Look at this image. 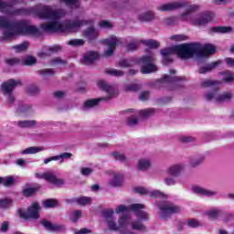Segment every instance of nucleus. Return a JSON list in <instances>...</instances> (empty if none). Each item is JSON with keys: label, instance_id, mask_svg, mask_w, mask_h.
<instances>
[{"label": "nucleus", "instance_id": "3c124183", "mask_svg": "<svg viewBox=\"0 0 234 234\" xmlns=\"http://www.w3.org/2000/svg\"><path fill=\"white\" fill-rule=\"evenodd\" d=\"M5 62L7 63V65H10V67H14L15 65H19L20 63L19 59L16 58H7Z\"/></svg>", "mask_w": 234, "mask_h": 234}, {"label": "nucleus", "instance_id": "0e129e2a", "mask_svg": "<svg viewBox=\"0 0 234 234\" xmlns=\"http://www.w3.org/2000/svg\"><path fill=\"white\" fill-rule=\"evenodd\" d=\"M165 184L166 186H175V184H176V181L173 177H167L165 179Z\"/></svg>", "mask_w": 234, "mask_h": 234}, {"label": "nucleus", "instance_id": "bf43d9fd", "mask_svg": "<svg viewBox=\"0 0 234 234\" xmlns=\"http://www.w3.org/2000/svg\"><path fill=\"white\" fill-rule=\"evenodd\" d=\"M127 123L128 125H130L131 127L136 125L138 123V119L134 116H132L130 118H128L127 120Z\"/></svg>", "mask_w": 234, "mask_h": 234}, {"label": "nucleus", "instance_id": "cd10ccee", "mask_svg": "<svg viewBox=\"0 0 234 234\" xmlns=\"http://www.w3.org/2000/svg\"><path fill=\"white\" fill-rule=\"evenodd\" d=\"M138 19L141 22L153 21V19H154V13L148 11L146 13L141 14L139 15Z\"/></svg>", "mask_w": 234, "mask_h": 234}, {"label": "nucleus", "instance_id": "412c9836", "mask_svg": "<svg viewBox=\"0 0 234 234\" xmlns=\"http://www.w3.org/2000/svg\"><path fill=\"white\" fill-rule=\"evenodd\" d=\"M206 215L211 220H218L220 216L223 215V212L220 208H211L206 212Z\"/></svg>", "mask_w": 234, "mask_h": 234}, {"label": "nucleus", "instance_id": "6ab92c4d", "mask_svg": "<svg viewBox=\"0 0 234 234\" xmlns=\"http://www.w3.org/2000/svg\"><path fill=\"white\" fill-rule=\"evenodd\" d=\"M40 223L49 231H65V226L63 225L52 224L45 219L41 220Z\"/></svg>", "mask_w": 234, "mask_h": 234}, {"label": "nucleus", "instance_id": "7ed1b4c3", "mask_svg": "<svg viewBox=\"0 0 234 234\" xmlns=\"http://www.w3.org/2000/svg\"><path fill=\"white\" fill-rule=\"evenodd\" d=\"M142 209H145V205L144 204H133L128 207L125 205H119L115 210V213H125V211H133L135 213V216L137 218L136 220H132L130 222V226L132 229H134L135 231H147V228H145V225H144L143 222H145V220H149V214Z\"/></svg>", "mask_w": 234, "mask_h": 234}, {"label": "nucleus", "instance_id": "58836bf2", "mask_svg": "<svg viewBox=\"0 0 234 234\" xmlns=\"http://www.w3.org/2000/svg\"><path fill=\"white\" fill-rule=\"evenodd\" d=\"M152 114H154V109L153 108L139 111V115H141L142 118H147V116H151Z\"/></svg>", "mask_w": 234, "mask_h": 234}, {"label": "nucleus", "instance_id": "c756f323", "mask_svg": "<svg viewBox=\"0 0 234 234\" xmlns=\"http://www.w3.org/2000/svg\"><path fill=\"white\" fill-rule=\"evenodd\" d=\"M141 43H143L146 47H149V48H158V47H160V43L154 39L141 40Z\"/></svg>", "mask_w": 234, "mask_h": 234}, {"label": "nucleus", "instance_id": "4468645a", "mask_svg": "<svg viewBox=\"0 0 234 234\" xmlns=\"http://www.w3.org/2000/svg\"><path fill=\"white\" fill-rule=\"evenodd\" d=\"M134 191L135 193H138V195H146L147 197H151V198H158V197L161 198H167V195L160 190H149L144 186H139L134 188Z\"/></svg>", "mask_w": 234, "mask_h": 234}, {"label": "nucleus", "instance_id": "864d4df0", "mask_svg": "<svg viewBox=\"0 0 234 234\" xmlns=\"http://www.w3.org/2000/svg\"><path fill=\"white\" fill-rule=\"evenodd\" d=\"M204 162V157H199L197 159H194L190 162L191 167H197V165H200Z\"/></svg>", "mask_w": 234, "mask_h": 234}, {"label": "nucleus", "instance_id": "39448f33", "mask_svg": "<svg viewBox=\"0 0 234 234\" xmlns=\"http://www.w3.org/2000/svg\"><path fill=\"white\" fill-rule=\"evenodd\" d=\"M218 85L220 82L217 80H201V87H213L214 90L206 94L205 98L207 101H211V100H215L218 103H222V101H229L233 98V94L228 91L223 94H218Z\"/></svg>", "mask_w": 234, "mask_h": 234}, {"label": "nucleus", "instance_id": "4be33fe9", "mask_svg": "<svg viewBox=\"0 0 234 234\" xmlns=\"http://www.w3.org/2000/svg\"><path fill=\"white\" fill-rule=\"evenodd\" d=\"M222 61L218 60L215 62H212L210 64H207L205 67H202L199 69V74H207V72H211L214 69H217L218 65H221Z\"/></svg>", "mask_w": 234, "mask_h": 234}, {"label": "nucleus", "instance_id": "052dcab7", "mask_svg": "<svg viewBox=\"0 0 234 234\" xmlns=\"http://www.w3.org/2000/svg\"><path fill=\"white\" fill-rule=\"evenodd\" d=\"M27 91L29 94H37V92H39V88L36 85H31L28 87Z\"/></svg>", "mask_w": 234, "mask_h": 234}, {"label": "nucleus", "instance_id": "7c9ffc66", "mask_svg": "<svg viewBox=\"0 0 234 234\" xmlns=\"http://www.w3.org/2000/svg\"><path fill=\"white\" fill-rule=\"evenodd\" d=\"M138 167L140 171H145L146 169H149V167H151V161L147 159H141L139 161Z\"/></svg>", "mask_w": 234, "mask_h": 234}, {"label": "nucleus", "instance_id": "79ce46f5", "mask_svg": "<svg viewBox=\"0 0 234 234\" xmlns=\"http://www.w3.org/2000/svg\"><path fill=\"white\" fill-rule=\"evenodd\" d=\"M18 127H34L36 121H20L17 122Z\"/></svg>", "mask_w": 234, "mask_h": 234}, {"label": "nucleus", "instance_id": "aec40b11", "mask_svg": "<svg viewBox=\"0 0 234 234\" xmlns=\"http://www.w3.org/2000/svg\"><path fill=\"white\" fill-rule=\"evenodd\" d=\"M183 170H184V165H174L166 170V173L171 176H179L180 173H182Z\"/></svg>", "mask_w": 234, "mask_h": 234}, {"label": "nucleus", "instance_id": "f3484780", "mask_svg": "<svg viewBox=\"0 0 234 234\" xmlns=\"http://www.w3.org/2000/svg\"><path fill=\"white\" fill-rule=\"evenodd\" d=\"M70 158H72V154L65 152V153H62L58 155H55V156L46 158L44 160V164H49V162L58 161V160H60V163L63 164L65 162V160H69Z\"/></svg>", "mask_w": 234, "mask_h": 234}, {"label": "nucleus", "instance_id": "5701e85b", "mask_svg": "<svg viewBox=\"0 0 234 234\" xmlns=\"http://www.w3.org/2000/svg\"><path fill=\"white\" fill-rule=\"evenodd\" d=\"M122 182H123V175L115 173L113 174L112 179L110 181V185L113 187H118L122 186Z\"/></svg>", "mask_w": 234, "mask_h": 234}, {"label": "nucleus", "instance_id": "49530a36", "mask_svg": "<svg viewBox=\"0 0 234 234\" xmlns=\"http://www.w3.org/2000/svg\"><path fill=\"white\" fill-rule=\"evenodd\" d=\"M125 90L129 92H136L140 90V85L138 84H130L125 86Z\"/></svg>", "mask_w": 234, "mask_h": 234}, {"label": "nucleus", "instance_id": "774afa93", "mask_svg": "<svg viewBox=\"0 0 234 234\" xmlns=\"http://www.w3.org/2000/svg\"><path fill=\"white\" fill-rule=\"evenodd\" d=\"M0 231H2L3 233L8 231V222L7 221H4L1 225L0 228Z\"/></svg>", "mask_w": 234, "mask_h": 234}, {"label": "nucleus", "instance_id": "09e8293b", "mask_svg": "<svg viewBox=\"0 0 234 234\" xmlns=\"http://www.w3.org/2000/svg\"><path fill=\"white\" fill-rule=\"evenodd\" d=\"M114 215V210L113 209H108V210H104L102 212V217L103 218H112V216Z\"/></svg>", "mask_w": 234, "mask_h": 234}, {"label": "nucleus", "instance_id": "c9c22d12", "mask_svg": "<svg viewBox=\"0 0 234 234\" xmlns=\"http://www.w3.org/2000/svg\"><path fill=\"white\" fill-rule=\"evenodd\" d=\"M142 43V40L133 39L131 43L127 45V50H136L138 47H140V44Z\"/></svg>", "mask_w": 234, "mask_h": 234}, {"label": "nucleus", "instance_id": "dca6fc26", "mask_svg": "<svg viewBox=\"0 0 234 234\" xmlns=\"http://www.w3.org/2000/svg\"><path fill=\"white\" fill-rule=\"evenodd\" d=\"M192 193H195V195H198V197H217L218 195V192L215 190H209L203 188L201 186H192Z\"/></svg>", "mask_w": 234, "mask_h": 234}, {"label": "nucleus", "instance_id": "20e7f679", "mask_svg": "<svg viewBox=\"0 0 234 234\" xmlns=\"http://www.w3.org/2000/svg\"><path fill=\"white\" fill-rule=\"evenodd\" d=\"M17 36H33V37H39L41 36V30L36 26L29 25L25 20L14 21L13 31L5 33L4 39H14Z\"/></svg>", "mask_w": 234, "mask_h": 234}, {"label": "nucleus", "instance_id": "423d86ee", "mask_svg": "<svg viewBox=\"0 0 234 234\" xmlns=\"http://www.w3.org/2000/svg\"><path fill=\"white\" fill-rule=\"evenodd\" d=\"M97 85L100 89L104 90L108 94V96L86 101L83 106V111H87L89 109H92V107H96L100 103V101H109V100H112V98H114L117 94L114 87L107 84L105 80H99Z\"/></svg>", "mask_w": 234, "mask_h": 234}, {"label": "nucleus", "instance_id": "e2e57ef3", "mask_svg": "<svg viewBox=\"0 0 234 234\" xmlns=\"http://www.w3.org/2000/svg\"><path fill=\"white\" fill-rule=\"evenodd\" d=\"M139 100L141 101H145V100H149V91H143L139 95Z\"/></svg>", "mask_w": 234, "mask_h": 234}, {"label": "nucleus", "instance_id": "37998d69", "mask_svg": "<svg viewBox=\"0 0 234 234\" xmlns=\"http://www.w3.org/2000/svg\"><path fill=\"white\" fill-rule=\"evenodd\" d=\"M10 206H12V199L10 198L0 199L1 208L6 209L7 207H10Z\"/></svg>", "mask_w": 234, "mask_h": 234}, {"label": "nucleus", "instance_id": "c85d7f7f", "mask_svg": "<svg viewBox=\"0 0 234 234\" xmlns=\"http://www.w3.org/2000/svg\"><path fill=\"white\" fill-rule=\"evenodd\" d=\"M73 202H76V204H79V206H89V204L92 202V198L89 197H80L75 198Z\"/></svg>", "mask_w": 234, "mask_h": 234}, {"label": "nucleus", "instance_id": "4c0bfd02", "mask_svg": "<svg viewBox=\"0 0 234 234\" xmlns=\"http://www.w3.org/2000/svg\"><path fill=\"white\" fill-rule=\"evenodd\" d=\"M178 80H180V77H171L169 75H165L164 78L161 79L160 82L162 84L173 83V81H178Z\"/></svg>", "mask_w": 234, "mask_h": 234}, {"label": "nucleus", "instance_id": "a211bd4d", "mask_svg": "<svg viewBox=\"0 0 234 234\" xmlns=\"http://www.w3.org/2000/svg\"><path fill=\"white\" fill-rule=\"evenodd\" d=\"M98 58H100V55L98 54V52L88 51L82 58L81 61L83 65H91V63H94V61H96Z\"/></svg>", "mask_w": 234, "mask_h": 234}, {"label": "nucleus", "instance_id": "1a4fd4ad", "mask_svg": "<svg viewBox=\"0 0 234 234\" xmlns=\"http://www.w3.org/2000/svg\"><path fill=\"white\" fill-rule=\"evenodd\" d=\"M21 85H23L21 80H16L14 79H10L2 84L1 90L8 96V103H14L16 98L12 95V92H14L16 87H21Z\"/></svg>", "mask_w": 234, "mask_h": 234}, {"label": "nucleus", "instance_id": "a19ab883", "mask_svg": "<svg viewBox=\"0 0 234 234\" xmlns=\"http://www.w3.org/2000/svg\"><path fill=\"white\" fill-rule=\"evenodd\" d=\"M13 48L16 50V52H25V50L28 48V42H24L22 44L14 46Z\"/></svg>", "mask_w": 234, "mask_h": 234}, {"label": "nucleus", "instance_id": "393cba45", "mask_svg": "<svg viewBox=\"0 0 234 234\" xmlns=\"http://www.w3.org/2000/svg\"><path fill=\"white\" fill-rule=\"evenodd\" d=\"M233 28L231 27H211V32H214L216 34H229V32H232Z\"/></svg>", "mask_w": 234, "mask_h": 234}, {"label": "nucleus", "instance_id": "ddd939ff", "mask_svg": "<svg viewBox=\"0 0 234 234\" xmlns=\"http://www.w3.org/2000/svg\"><path fill=\"white\" fill-rule=\"evenodd\" d=\"M130 221L131 217L129 215H122V217H121L118 220L119 227L114 221L110 220L108 221V228L112 231H118L120 228H127V226H129Z\"/></svg>", "mask_w": 234, "mask_h": 234}, {"label": "nucleus", "instance_id": "f257e3e1", "mask_svg": "<svg viewBox=\"0 0 234 234\" xmlns=\"http://www.w3.org/2000/svg\"><path fill=\"white\" fill-rule=\"evenodd\" d=\"M216 50L215 46L211 44H205L202 47L199 43H191L161 49V55L163 56V63L169 65V63H173L172 54H176L181 59H189L193 56L197 58H207V56L215 54Z\"/></svg>", "mask_w": 234, "mask_h": 234}, {"label": "nucleus", "instance_id": "6e6552de", "mask_svg": "<svg viewBox=\"0 0 234 234\" xmlns=\"http://www.w3.org/2000/svg\"><path fill=\"white\" fill-rule=\"evenodd\" d=\"M141 65L142 74H151V72H156L158 68L154 65V54L150 53L149 56H144L139 61Z\"/></svg>", "mask_w": 234, "mask_h": 234}, {"label": "nucleus", "instance_id": "6e6d98bb", "mask_svg": "<svg viewBox=\"0 0 234 234\" xmlns=\"http://www.w3.org/2000/svg\"><path fill=\"white\" fill-rule=\"evenodd\" d=\"M59 50H61V46L59 45H55L48 48L49 54H56V52H59Z\"/></svg>", "mask_w": 234, "mask_h": 234}, {"label": "nucleus", "instance_id": "72a5a7b5", "mask_svg": "<svg viewBox=\"0 0 234 234\" xmlns=\"http://www.w3.org/2000/svg\"><path fill=\"white\" fill-rule=\"evenodd\" d=\"M185 224L186 226H188V228H200V226H202V223H200V221L195 219V218H192V219H186Z\"/></svg>", "mask_w": 234, "mask_h": 234}, {"label": "nucleus", "instance_id": "5fc2aeb1", "mask_svg": "<svg viewBox=\"0 0 234 234\" xmlns=\"http://www.w3.org/2000/svg\"><path fill=\"white\" fill-rule=\"evenodd\" d=\"M81 217V210H76L71 215V220L72 222H78V219Z\"/></svg>", "mask_w": 234, "mask_h": 234}, {"label": "nucleus", "instance_id": "338daca9", "mask_svg": "<svg viewBox=\"0 0 234 234\" xmlns=\"http://www.w3.org/2000/svg\"><path fill=\"white\" fill-rule=\"evenodd\" d=\"M53 96L57 98V100H62V98H65V92L64 91H55L53 93Z\"/></svg>", "mask_w": 234, "mask_h": 234}, {"label": "nucleus", "instance_id": "69168bd1", "mask_svg": "<svg viewBox=\"0 0 234 234\" xmlns=\"http://www.w3.org/2000/svg\"><path fill=\"white\" fill-rule=\"evenodd\" d=\"M91 173H92V169L89 167L81 168V175H83V176H89V175H90Z\"/></svg>", "mask_w": 234, "mask_h": 234}, {"label": "nucleus", "instance_id": "e433bc0d", "mask_svg": "<svg viewBox=\"0 0 234 234\" xmlns=\"http://www.w3.org/2000/svg\"><path fill=\"white\" fill-rule=\"evenodd\" d=\"M106 74H109L110 76H115L116 78H121V76H123V71L118 70L116 69H106Z\"/></svg>", "mask_w": 234, "mask_h": 234}, {"label": "nucleus", "instance_id": "f03ea898", "mask_svg": "<svg viewBox=\"0 0 234 234\" xmlns=\"http://www.w3.org/2000/svg\"><path fill=\"white\" fill-rule=\"evenodd\" d=\"M180 8H186V12L179 16V19L181 21L192 23V25L195 26L207 25V23H211V21L215 19V13L213 12H206L199 16H195L193 12L199 10L200 5H189V2L186 0H178L176 2L164 4L157 7V10H160L161 12H171L173 10H180Z\"/></svg>", "mask_w": 234, "mask_h": 234}, {"label": "nucleus", "instance_id": "2eb2a0df", "mask_svg": "<svg viewBox=\"0 0 234 234\" xmlns=\"http://www.w3.org/2000/svg\"><path fill=\"white\" fill-rule=\"evenodd\" d=\"M103 43L109 47V49L104 51V56L110 57L114 53L116 48V45H120L122 43V38H116V37H111L103 40Z\"/></svg>", "mask_w": 234, "mask_h": 234}, {"label": "nucleus", "instance_id": "ea45409f", "mask_svg": "<svg viewBox=\"0 0 234 234\" xmlns=\"http://www.w3.org/2000/svg\"><path fill=\"white\" fill-rule=\"evenodd\" d=\"M37 62V60L34 57H27L22 61L23 65H27V67L36 65Z\"/></svg>", "mask_w": 234, "mask_h": 234}, {"label": "nucleus", "instance_id": "a878e982", "mask_svg": "<svg viewBox=\"0 0 234 234\" xmlns=\"http://www.w3.org/2000/svg\"><path fill=\"white\" fill-rule=\"evenodd\" d=\"M219 76H221V79L223 80V81H225V83H232V81L234 80V74L229 70L220 72Z\"/></svg>", "mask_w": 234, "mask_h": 234}, {"label": "nucleus", "instance_id": "2f4dec72", "mask_svg": "<svg viewBox=\"0 0 234 234\" xmlns=\"http://www.w3.org/2000/svg\"><path fill=\"white\" fill-rule=\"evenodd\" d=\"M15 182L16 179L12 176L0 177V184H3L4 186H12Z\"/></svg>", "mask_w": 234, "mask_h": 234}, {"label": "nucleus", "instance_id": "0eeeda50", "mask_svg": "<svg viewBox=\"0 0 234 234\" xmlns=\"http://www.w3.org/2000/svg\"><path fill=\"white\" fill-rule=\"evenodd\" d=\"M156 207L159 209L161 218H169L171 215L180 213L182 208L170 201H160L155 203Z\"/></svg>", "mask_w": 234, "mask_h": 234}, {"label": "nucleus", "instance_id": "4d7b16f0", "mask_svg": "<svg viewBox=\"0 0 234 234\" xmlns=\"http://www.w3.org/2000/svg\"><path fill=\"white\" fill-rule=\"evenodd\" d=\"M36 193V188H26L23 190L24 197H32Z\"/></svg>", "mask_w": 234, "mask_h": 234}, {"label": "nucleus", "instance_id": "f704fd0d", "mask_svg": "<svg viewBox=\"0 0 234 234\" xmlns=\"http://www.w3.org/2000/svg\"><path fill=\"white\" fill-rule=\"evenodd\" d=\"M67 45H69L70 47H83L85 45V40L83 39H71L67 42Z\"/></svg>", "mask_w": 234, "mask_h": 234}, {"label": "nucleus", "instance_id": "9b49d317", "mask_svg": "<svg viewBox=\"0 0 234 234\" xmlns=\"http://www.w3.org/2000/svg\"><path fill=\"white\" fill-rule=\"evenodd\" d=\"M38 178H44L47 182L53 184L54 186H63L65 184V180L61 178H58L56 172H46L44 174H37Z\"/></svg>", "mask_w": 234, "mask_h": 234}, {"label": "nucleus", "instance_id": "f8f14e48", "mask_svg": "<svg viewBox=\"0 0 234 234\" xmlns=\"http://www.w3.org/2000/svg\"><path fill=\"white\" fill-rule=\"evenodd\" d=\"M0 28H5L3 32V36L0 37V41H10V38H5V32H13L14 22L10 21L8 17L0 16Z\"/></svg>", "mask_w": 234, "mask_h": 234}, {"label": "nucleus", "instance_id": "c03bdc74", "mask_svg": "<svg viewBox=\"0 0 234 234\" xmlns=\"http://www.w3.org/2000/svg\"><path fill=\"white\" fill-rule=\"evenodd\" d=\"M44 207H56L58 206V200L56 199H47L43 203Z\"/></svg>", "mask_w": 234, "mask_h": 234}, {"label": "nucleus", "instance_id": "680f3d73", "mask_svg": "<svg viewBox=\"0 0 234 234\" xmlns=\"http://www.w3.org/2000/svg\"><path fill=\"white\" fill-rule=\"evenodd\" d=\"M65 63L67 62L59 58H53L50 62L51 65H65Z\"/></svg>", "mask_w": 234, "mask_h": 234}, {"label": "nucleus", "instance_id": "de8ad7c7", "mask_svg": "<svg viewBox=\"0 0 234 234\" xmlns=\"http://www.w3.org/2000/svg\"><path fill=\"white\" fill-rule=\"evenodd\" d=\"M38 74L40 76H54L55 72L54 69H46L38 70Z\"/></svg>", "mask_w": 234, "mask_h": 234}, {"label": "nucleus", "instance_id": "473e14b6", "mask_svg": "<svg viewBox=\"0 0 234 234\" xmlns=\"http://www.w3.org/2000/svg\"><path fill=\"white\" fill-rule=\"evenodd\" d=\"M60 3H65L70 8H80V0H59Z\"/></svg>", "mask_w": 234, "mask_h": 234}, {"label": "nucleus", "instance_id": "bb28decb", "mask_svg": "<svg viewBox=\"0 0 234 234\" xmlns=\"http://www.w3.org/2000/svg\"><path fill=\"white\" fill-rule=\"evenodd\" d=\"M43 150H44L43 147L31 146L23 150L21 152V154H36L37 153H41V151Z\"/></svg>", "mask_w": 234, "mask_h": 234}, {"label": "nucleus", "instance_id": "8fccbe9b", "mask_svg": "<svg viewBox=\"0 0 234 234\" xmlns=\"http://www.w3.org/2000/svg\"><path fill=\"white\" fill-rule=\"evenodd\" d=\"M112 156L116 158V160H119V162H125V155L123 154L114 152L112 153Z\"/></svg>", "mask_w": 234, "mask_h": 234}, {"label": "nucleus", "instance_id": "603ef678", "mask_svg": "<svg viewBox=\"0 0 234 234\" xmlns=\"http://www.w3.org/2000/svg\"><path fill=\"white\" fill-rule=\"evenodd\" d=\"M99 26L101 27V28H112V24H111V22L107 20H101L99 23Z\"/></svg>", "mask_w": 234, "mask_h": 234}, {"label": "nucleus", "instance_id": "13d9d810", "mask_svg": "<svg viewBox=\"0 0 234 234\" xmlns=\"http://www.w3.org/2000/svg\"><path fill=\"white\" fill-rule=\"evenodd\" d=\"M171 39L174 41H186L187 37L185 35H174L171 37Z\"/></svg>", "mask_w": 234, "mask_h": 234}, {"label": "nucleus", "instance_id": "b1692460", "mask_svg": "<svg viewBox=\"0 0 234 234\" xmlns=\"http://www.w3.org/2000/svg\"><path fill=\"white\" fill-rule=\"evenodd\" d=\"M100 33H98V30L94 29V27H89L87 30L83 32V36L87 37V39H90L92 41V39H96Z\"/></svg>", "mask_w": 234, "mask_h": 234}, {"label": "nucleus", "instance_id": "a18cd8bd", "mask_svg": "<svg viewBox=\"0 0 234 234\" xmlns=\"http://www.w3.org/2000/svg\"><path fill=\"white\" fill-rule=\"evenodd\" d=\"M119 67L127 68V67H133L134 65V62L133 60H127L122 59L118 62Z\"/></svg>", "mask_w": 234, "mask_h": 234}, {"label": "nucleus", "instance_id": "9d476101", "mask_svg": "<svg viewBox=\"0 0 234 234\" xmlns=\"http://www.w3.org/2000/svg\"><path fill=\"white\" fill-rule=\"evenodd\" d=\"M18 214L20 215L21 218H25L26 220L28 218L37 219L39 218V204L33 203L32 206L27 208V211L19 209Z\"/></svg>", "mask_w": 234, "mask_h": 234}]
</instances>
